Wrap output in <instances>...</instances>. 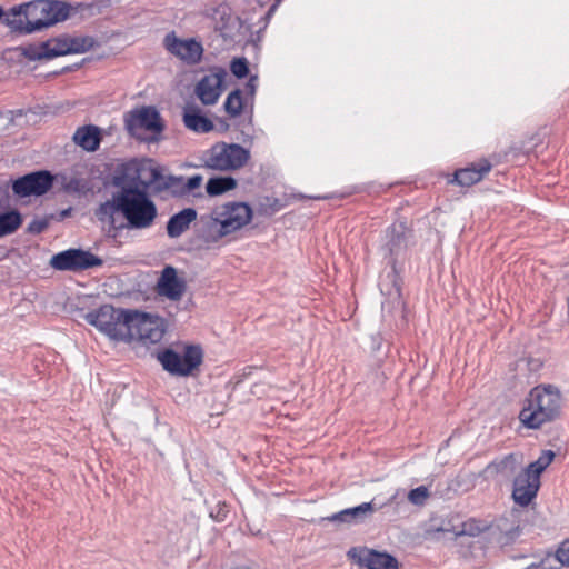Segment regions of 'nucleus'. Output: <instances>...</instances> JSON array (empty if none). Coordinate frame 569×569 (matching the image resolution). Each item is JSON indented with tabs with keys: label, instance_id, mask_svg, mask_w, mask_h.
I'll list each match as a JSON object with an SVG mask.
<instances>
[{
	"label": "nucleus",
	"instance_id": "393cba45",
	"mask_svg": "<svg viewBox=\"0 0 569 569\" xmlns=\"http://www.w3.org/2000/svg\"><path fill=\"white\" fill-rule=\"evenodd\" d=\"M26 3L13 7L7 14H3V23L13 32L29 34L30 32H27V29L30 28V24L28 23V20H26Z\"/></svg>",
	"mask_w": 569,
	"mask_h": 569
},
{
	"label": "nucleus",
	"instance_id": "bb28decb",
	"mask_svg": "<svg viewBox=\"0 0 569 569\" xmlns=\"http://www.w3.org/2000/svg\"><path fill=\"white\" fill-rule=\"evenodd\" d=\"M22 216L18 210L0 213V238L14 233L22 224Z\"/></svg>",
	"mask_w": 569,
	"mask_h": 569
},
{
	"label": "nucleus",
	"instance_id": "7c9ffc66",
	"mask_svg": "<svg viewBox=\"0 0 569 569\" xmlns=\"http://www.w3.org/2000/svg\"><path fill=\"white\" fill-rule=\"evenodd\" d=\"M555 452L552 450H543L539 458L529 463L526 469L533 476H537L540 480V475L547 469V467L553 461Z\"/></svg>",
	"mask_w": 569,
	"mask_h": 569
},
{
	"label": "nucleus",
	"instance_id": "412c9836",
	"mask_svg": "<svg viewBox=\"0 0 569 569\" xmlns=\"http://www.w3.org/2000/svg\"><path fill=\"white\" fill-rule=\"evenodd\" d=\"M375 511L376 507L372 502H363L357 507L347 508L333 513L327 520L331 522L356 523L371 516Z\"/></svg>",
	"mask_w": 569,
	"mask_h": 569
},
{
	"label": "nucleus",
	"instance_id": "473e14b6",
	"mask_svg": "<svg viewBox=\"0 0 569 569\" xmlns=\"http://www.w3.org/2000/svg\"><path fill=\"white\" fill-rule=\"evenodd\" d=\"M44 43L48 46L49 59L64 56L72 51V48L68 46V43L59 40L46 41Z\"/></svg>",
	"mask_w": 569,
	"mask_h": 569
},
{
	"label": "nucleus",
	"instance_id": "6ab92c4d",
	"mask_svg": "<svg viewBox=\"0 0 569 569\" xmlns=\"http://www.w3.org/2000/svg\"><path fill=\"white\" fill-rule=\"evenodd\" d=\"M183 124L197 133H208L213 130V122L201 113L198 106L188 103L183 108Z\"/></svg>",
	"mask_w": 569,
	"mask_h": 569
},
{
	"label": "nucleus",
	"instance_id": "a878e982",
	"mask_svg": "<svg viewBox=\"0 0 569 569\" xmlns=\"http://www.w3.org/2000/svg\"><path fill=\"white\" fill-rule=\"evenodd\" d=\"M237 184L233 177H213L207 181L206 191L210 197H217L236 189Z\"/></svg>",
	"mask_w": 569,
	"mask_h": 569
},
{
	"label": "nucleus",
	"instance_id": "f8f14e48",
	"mask_svg": "<svg viewBox=\"0 0 569 569\" xmlns=\"http://www.w3.org/2000/svg\"><path fill=\"white\" fill-rule=\"evenodd\" d=\"M227 72L223 68H216L204 76L196 86L194 93L204 106H213L219 100Z\"/></svg>",
	"mask_w": 569,
	"mask_h": 569
},
{
	"label": "nucleus",
	"instance_id": "f03ea898",
	"mask_svg": "<svg viewBox=\"0 0 569 569\" xmlns=\"http://www.w3.org/2000/svg\"><path fill=\"white\" fill-rule=\"evenodd\" d=\"M88 323L112 340L139 343L142 340V311L102 305L86 313Z\"/></svg>",
	"mask_w": 569,
	"mask_h": 569
},
{
	"label": "nucleus",
	"instance_id": "f704fd0d",
	"mask_svg": "<svg viewBox=\"0 0 569 569\" xmlns=\"http://www.w3.org/2000/svg\"><path fill=\"white\" fill-rule=\"evenodd\" d=\"M202 180H203V178L200 174H194V176L188 178L187 180H184L187 191L190 192L191 197L201 198L203 196L200 190Z\"/></svg>",
	"mask_w": 569,
	"mask_h": 569
},
{
	"label": "nucleus",
	"instance_id": "a18cd8bd",
	"mask_svg": "<svg viewBox=\"0 0 569 569\" xmlns=\"http://www.w3.org/2000/svg\"><path fill=\"white\" fill-rule=\"evenodd\" d=\"M397 497H398V492H397V493H395V495H393V496L388 500L387 505H391V503H393Z\"/></svg>",
	"mask_w": 569,
	"mask_h": 569
},
{
	"label": "nucleus",
	"instance_id": "2f4dec72",
	"mask_svg": "<svg viewBox=\"0 0 569 569\" xmlns=\"http://www.w3.org/2000/svg\"><path fill=\"white\" fill-rule=\"evenodd\" d=\"M47 49L48 46L44 42L40 44H31L23 48V56L31 61L49 59Z\"/></svg>",
	"mask_w": 569,
	"mask_h": 569
},
{
	"label": "nucleus",
	"instance_id": "5701e85b",
	"mask_svg": "<svg viewBox=\"0 0 569 569\" xmlns=\"http://www.w3.org/2000/svg\"><path fill=\"white\" fill-rule=\"evenodd\" d=\"M168 330V322L164 318L144 312V346L160 342Z\"/></svg>",
	"mask_w": 569,
	"mask_h": 569
},
{
	"label": "nucleus",
	"instance_id": "b1692460",
	"mask_svg": "<svg viewBox=\"0 0 569 569\" xmlns=\"http://www.w3.org/2000/svg\"><path fill=\"white\" fill-rule=\"evenodd\" d=\"M73 141L87 151H96L101 141V132L99 127L88 124L80 127L73 134Z\"/></svg>",
	"mask_w": 569,
	"mask_h": 569
},
{
	"label": "nucleus",
	"instance_id": "e433bc0d",
	"mask_svg": "<svg viewBox=\"0 0 569 569\" xmlns=\"http://www.w3.org/2000/svg\"><path fill=\"white\" fill-rule=\"evenodd\" d=\"M230 70L237 78H244L248 72V60L246 58H234L230 63Z\"/></svg>",
	"mask_w": 569,
	"mask_h": 569
},
{
	"label": "nucleus",
	"instance_id": "a211bd4d",
	"mask_svg": "<svg viewBox=\"0 0 569 569\" xmlns=\"http://www.w3.org/2000/svg\"><path fill=\"white\" fill-rule=\"evenodd\" d=\"M490 169L491 163L488 160L482 159L478 163H472L467 168L457 170L450 182H456L462 187H470L479 182L483 176L490 171Z\"/></svg>",
	"mask_w": 569,
	"mask_h": 569
},
{
	"label": "nucleus",
	"instance_id": "49530a36",
	"mask_svg": "<svg viewBox=\"0 0 569 569\" xmlns=\"http://www.w3.org/2000/svg\"><path fill=\"white\" fill-rule=\"evenodd\" d=\"M4 14V10L2 9V7L0 6V19L3 17Z\"/></svg>",
	"mask_w": 569,
	"mask_h": 569
},
{
	"label": "nucleus",
	"instance_id": "dca6fc26",
	"mask_svg": "<svg viewBox=\"0 0 569 569\" xmlns=\"http://www.w3.org/2000/svg\"><path fill=\"white\" fill-rule=\"evenodd\" d=\"M144 172H148V178L144 179V191L148 188L156 191L167 190L170 186L180 181V179H176V176L167 174L166 168L153 159L144 158Z\"/></svg>",
	"mask_w": 569,
	"mask_h": 569
},
{
	"label": "nucleus",
	"instance_id": "58836bf2",
	"mask_svg": "<svg viewBox=\"0 0 569 569\" xmlns=\"http://www.w3.org/2000/svg\"><path fill=\"white\" fill-rule=\"evenodd\" d=\"M262 211L267 214H272L282 208V203L279 199L272 197H266L261 202Z\"/></svg>",
	"mask_w": 569,
	"mask_h": 569
},
{
	"label": "nucleus",
	"instance_id": "f3484780",
	"mask_svg": "<svg viewBox=\"0 0 569 569\" xmlns=\"http://www.w3.org/2000/svg\"><path fill=\"white\" fill-rule=\"evenodd\" d=\"M166 120L154 107H144V143H158L164 139Z\"/></svg>",
	"mask_w": 569,
	"mask_h": 569
},
{
	"label": "nucleus",
	"instance_id": "0eeeda50",
	"mask_svg": "<svg viewBox=\"0 0 569 569\" xmlns=\"http://www.w3.org/2000/svg\"><path fill=\"white\" fill-rule=\"evenodd\" d=\"M202 349L199 346H187L183 355L172 349L158 350L157 360L162 368L172 376L187 377L192 373L202 362Z\"/></svg>",
	"mask_w": 569,
	"mask_h": 569
},
{
	"label": "nucleus",
	"instance_id": "6e6552de",
	"mask_svg": "<svg viewBox=\"0 0 569 569\" xmlns=\"http://www.w3.org/2000/svg\"><path fill=\"white\" fill-rule=\"evenodd\" d=\"M101 258L81 249H69L52 256L50 264L56 270L78 271L102 266Z\"/></svg>",
	"mask_w": 569,
	"mask_h": 569
},
{
	"label": "nucleus",
	"instance_id": "a19ab883",
	"mask_svg": "<svg viewBox=\"0 0 569 569\" xmlns=\"http://www.w3.org/2000/svg\"><path fill=\"white\" fill-rule=\"evenodd\" d=\"M49 226V221L46 218L34 219L28 226V232L39 234L43 232Z\"/></svg>",
	"mask_w": 569,
	"mask_h": 569
},
{
	"label": "nucleus",
	"instance_id": "423d86ee",
	"mask_svg": "<svg viewBox=\"0 0 569 569\" xmlns=\"http://www.w3.org/2000/svg\"><path fill=\"white\" fill-rule=\"evenodd\" d=\"M26 20L30 24L27 32L40 31L63 21L69 16V6L60 0H40L26 3Z\"/></svg>",
	"mask_w": 569,
	"mask_h": 569
},
{
	"label": "nucleus",
	"instance_id": "c85d7f7f",
	"mask_svg": "<svg viewBox=\"0 0 569 569\" xmlns=\"http://www.w3.org/2000/svg\"><path fill=\"white\" fill-rule=\"evenodd\" d=\"M498 528L500 530L498 541L502 546H507L516 541L521 532L519 525L515 521L509 522L508 519H501Z\"/></svg>",
	"mask_w": 569,
	"mask_h": 569
},
{
	"label": "nucleus",
	"instance_id": "72a5a7b5",
	"mask_svg": "<svg viewBox=\"0 0 569 569\" xmlns=\"http://www.w3.org/2000/svg\"><path fill=\"white\" fill-rule=\"evenodd\" d=\"M429 490L425 486H419L412 490H410L407 495L409 502L415 506H423L427 499L429 498Z\"/></svg>",
	"mask_w": 569,
	"mask_h": 569
},
{
	"label": "nucleus",
	"instance_id": "20e7f679",
	"mask_svg": "<svg viewBox=\"0 0 569 569\" xmlns=\"http://www.w3.org/2000/svg\"><path fill=\"white\" fill-rule=\"evenodd\" d=\"M250 157V151L241 144L219 141L200 153L199 167L213 171L231 172L243 168Z\"/></svg>",
	"mask_w": 569,
	"mask_h": 569
},
{
	"label": "nucleus",
	"instance_id": "7ed1b4c3",
	"mask_svg": "<svg viewBox=\"0 0 569 569\" xmlns=\"http://www.w3.org/2000/svg\"><path fill=\"white\" fill-rule=\"evenodd\" d=\"M561 408L562 397L559 389L552 385H539L529 392L519 420L529 429H539L558 419Z\"/></svg>",
	"mask_w": 569,
	"mask_h": 569
},
{
	"label": "nucleus",
	"instance_id": "ddd939ff",
	"mask_svg": "<svg viewBox=\"0 0 569 569\" xmlns=\"http://www.w3.org/2000/svg\"><path fill=\"white\" fill-rule=\"evenodd\" d=\"M521 465L522 456L520 453H508L487 465L482 475L486 479H492L499 483H503L516 475Z\"/></svg>",
	"mask_w": 569,
	"mask_h": 569
},
{
	"label": "nucleus",
	"instance_id": "37998d69",
	"mask_svg": "<svg viewBox=\"0 0 569 569\" xmlns=\"http://www.w3.org/2000/svg\"><path fill=\"white\" fill-rule=\"evenodd\" d=\"M83 188V183L79 179H71L67 184L66 189L70 191H80Z\"/></svg>",
	"mask_w": 569,
	"mask_h": 569
},
{
	"label": "nucleus",
	"instance_id": "9d476101",
	"mask_svg": "<svg viewBox=\"0 0 569 569\" xmlns=\"http://www.w3.org/2000/svg\"><path fill=\"white\" fill-rule=\"evenodd\" d=\"M163 46L170 53L191 66L199 63L203 54V47L199 41L194 39H179L174 32H170L164 37Z\"/></svg>",
	"mask_w": 569,
	"mask_h": 569
},
{
	"label": "nucleus",
	"instance_id": "f257e3e1",
	"mask_svg": "<svg viewBox=\"0 0 569 569\" xmlns=\"http://www.w3.org/2000/svg\"><path fill=\"white\" fill-rule=\"evenodd\" d=\"M142 161L132 159L119 164L112 176V184L121 190L101 203L96 217L113 229L142 228Z\"/></svg>",
	"mask_w": 569,
	"mask_h": 569
},
{
	"label": "nucleus",
	"instance_id": "79ce46f5",
	"mask_svg": "<svg viewBox=\"0 0 569 569\" xmlns=\"http://www.w3.org/2000/svg\"><path fill=\"white\" fill-rule=\"evenodd\" d=\"M258 87V77L251 76L244 86L247 96L253 97Z\"/></svg>",
	"mask_w": 569,
	"mask_h": 569
},
{
	"label": "nucleus",
	"instance_id": "9b49d317",
	"mask_svg": "<svg viewBox=\"0 0 569 569\" xmlns=\"http://www.w3.org/2000/svg\"><path fill=\"white\" fill-rule=\"evenodd\" d=\"M347 557L361 567L368 569H399L395 557L365 547H353L348 550Z\"/></svg>",
	"mask_w": 569,
	"mask_h": 569
},
{
	"label": "nucleus",
	"instance_id": "2eb2a0df",
	"mask_svg": "<svg viewBox=\"0 0 569 569\" xmlns=\"http://www.w3.org/2000/svg\"><path fill=\"white\" fill-rule=\"evenodd\" d=\"M540 480L526 468L515 476L512 498L521 507L528 506L537 496Z\"/></svg>",
	"mask_w": 569,
	"mask_h": 569
},
{
	"label": "nucleus",
	"instance_id": "4be33fe9",
	"mask_svg": "<svg viewBox=\"0 0 569 569\" xmlns=\"http://www.w3.org/2000/svg\"><path fill=\"white\" fill-rule=\"evenodd\" d=\"M197 216V211L193 208H186L173 214L167 223L169 238H179L190 228V224L196 221Z\"/></svg>",
	"mask_w": 569,
	"mask_h": 569
},
{
	"label": "nucleus",
	"instance_id": "4468645a",
	"mask_svg": "<svg viewBox=\"0 0 569 569\" xmlns=\"http://www.w3.org/2000/svg\"><path fill=\"white\" fill-rule=\"evenodd\" d=\"M186 289V280L178 277L177 269L172 266H166L157 281V293L170 301H179L183 297Z\"/></svg>",
	"mask_w": 569,
	"mask_h": 569
},
{
	"label": "nucleus",
	"instance_id": "aec40b11",
	"mask_svg": "<svg viewBox=\"0 0 569 569\" xmlns=\"http://www.w3.org/2000/svg\"><path fill=\"white\" fill-rule=\"evenodd\" d=\"M407 227L403 222L393 223L386 231V242L382 247L385 254L390 258L398 256L407 244Z\"/></svg>",
	"mask_w": 569,
	"mask_h": 569
},
{
	"label": "nucleus",
	"instance_id": "c756f323",
	"mask_svg": "<svg viewBox=\"0 0 569 569\" xmlns=\"http://www.w3.org/2000/svg\"><path fill=\"white\" fill-rule=\"evenodd\" d=\"M242 109V91L240 89H236L228 94L224 101V110L231 118H236L241 114Z\"/></svg>",
	"mask_w": 569,
	"mask_h": 569
},
{
	"label": "nucleus",
	"instance_id": "ea45409f",
	"mask_svg": "<svg viewBox=\"0 0 569 569\" xmlns=\"http://www.w3.org/2000/svg\"><path fill=\"white\" fill-rule=\"evenodd\" d=\"M157 216V208L150 199L144 196V228L149 227Z\"/></svg>",
	"mask_w": 569,
	"mask_h": 569
},
{
	"label": "nucleus",
	"instance_id": "c03bdc74",
	"mask_svg": "<svg viewBox=\"0 0 569 569\" xmlns=\"http://www.w3.org/2000/svg\"><path fill=\"white\" fill-rule=\"evenodd\" d=\"M224 517H226V513H224L223 509L221 508L216 518L218 521H222V520H224Z\"/></svg>",
	"mask_w": 569,
	"mask_h": 569
},
{
	"label": "nucleus",
	"instance_id": "39448f33",
	"mask_svg": "<svg viewBox=\"0 0 569 569\" xmlns=\"http://www.w3.org/2000/svg\"><path fill=\"white\" fill-rule=\"evenodd\" d=\"M252 216V209L246 202H227L217 207L211 212L217 237L223 238L242 229L250 223Z\"/></svg>",
	"mask_w": 569,
	"mask_h": 569
},
{
	"label": "nucleus",
	"instance_id": "1a4fd4ad",
	"mask_svg": "<svg viewBox=\"0 0 569 569\" xmlns=\"http://www.w3.org/2000/svg\"><path fill=\"white\" fill-rule=\"evenodd\" d=\"M53 180L47 170L34 171L14 180L12 191L19 197L42 196L51 189Z\"/></svg>",
	"mask_w": 569,
	"mask_h": 569
},
{
	"label": "nucleus",
	"instance_id": "cd10ccee",
	"mask_svg": "<svg viewBox=\"0 0 569 569\" xmlns=\"http://www.w3.org/2000/svg\"><path fill=\"white\" fill-rule=\"evenodd\" d=\"M124 126L132 137L142 141V107H136L124 114Z\"/></svg>",
	"mask_w": 569,
	"mask_h": 569
},
{
	"label": "nucleus",
	"instance_id": "c9c22d12",
	"mask_svg": "<svg viewBox=\"0 0 569 569\" xmlns=\"http://www.w3.org/2000/svg\"><path fill=\"white\" fill-rule=\"evenodd\" d=\"M202 180H203V178L200 174H194V176L188 178L187 180H184L187 191L190 192L191 197L201 198L203 196L200 190Z\"/></svg>",
	"mask_w": 569,
	"mask_h": 569
},
{
	"label": "nucleus",
	"instance_id": "4c0bfd02",
	"mask_svg": "<svg viewBox=\"0 0 569 569\" xmlns=\"http://www.w3.org/2000/svg\"><path fill=\"white\" fill-rule=\"evenodd\" d=\"M176 179H180V181L169 187V189H171L172 196L182 199L191 197L190 192L187 191L184 178L182 176H176Z\"/></svg>",
	"mask_w": 569,
	"mask_h": 569
}]
</instances>
